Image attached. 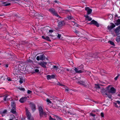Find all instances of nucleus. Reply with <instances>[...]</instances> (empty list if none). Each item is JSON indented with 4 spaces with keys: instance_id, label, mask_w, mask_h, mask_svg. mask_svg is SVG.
Segmentation results:
<instances>
[{
    "instance_id": "obj_47",
    "label": "nucleus",
    "mask_w": 120,
    "mask_h": 120,
    "mask_svg": "<svg viewBox=\"0 0 120 120\" xmlns=\"http://www.w3.org/2000/svg\"><path fill=\"white\" fill-rule=\"evenodd\" d=\"M93 57H94L95 59L97 58H98L97 56H96L95 55H93Z\"/></svg>"
},
{
    "instance_id": "obj_60",
    "label": "nucleus",
    "mask_w": 120,
    "mask_h": 120,
    "mask_svg": "<svg viewBox=\"0 0 120 120\" xmlns=\"http://www.w3.org/2000/svg\"><path fill=\"white\" fill-rule=\"evenodd\" d=\"M68 114L70 113V114H72L69 111H68Z\"/></svg>"
},
{
    "instance_id": "obj_45",
    "label": "nucleus",
    "mask_w": 120,
    "mask_h": 120,
    "mask_svg": "<svg viewBox=\"0 0 120 120\" xmlns=\"http://www.w3.org/2000/svg\"><path fill=\"white\" fill-rule=\"evenodd\" d=\"M54 2L57 3L58 4H59L60 3V2L56 0H55V1H54Z\"/></svg>"
},
{
    "instance_id": "obj_21",
    "label": "nucleus",
    "mask_w": 120,
    "mask_h": 120,
    "mask_svg": "<svg viewBox=\"0 0 120 120\" xmlns=\"http://www.w3.org/2000/svg\"><path fill=\"white\" fill-rule=\"evenodd\" d=\"M8 95H5L4 96V101H8L9 100H10V99L9 98H8Z\"/></svg>"
},
{
    "instance_id": "obj_63",
    "label": "nucleus",
    "mask_w": 120,
    "mask_h": 120,
    "mask_svg": "<svg viewBox=\"0 0 120 120\" xmlns=\"http://www.w3.org/2000/svg\"><path fill=\"white\" fill-rule=\"evenodd\" d=\"M49 36L51 37H53V35H49Z\"/></svg>"
},
{
    "instance_id": "obj_57",
    "label": "nucleus",
    "mask_w": 120,
    "mask_h": 120,
    "mask_svg": "<svg viewBox=\"0 0 120 120\" xmlns=\"http://www.w3.org/2000/svg\"><path fill=\"white\" fill-rule=\"evenodd\" d=\"M42 38L44 39H45V36H42Z\"/></svg>"
},
{
    "instance_id": "obj_61",
    "label": "nucleus",
    "mask_w": 120,
    "mask_h": 120,
    "mask_svg": "<svg viewBox=\"0 0 120 120\" xmlns=\"http://www.w3.org/2000/svg\"><path fill=\"white\" fill-rule=\"evenodd\" d=\"M65 90L66 91H68V89H65Z\"/></svg>"
},
{
    "instance_id": "obj_50",
    "label": "nucleus",
    "mask_w": 120,
    "mask_h": 120,
    "mask_svg": "<svg viewBox=\"0 0 120 120\" xmlns=\"http://www.w3.org/2000/svg\"><path fill=\"white\" fill-rule=\"evenodd\" d=\"M119 75H118L115 78V80H116L119 77Z\"/></svg>"
},
{
    "instance_id": "obj_3",
    "label": "nucleus",
    "mask_w": 120,
    "mask_h": 120,
    "mask_svg": "<svg viewBox=\"0 0 120 120\" xmlns=\"http://www.w3.org/2000/svg\"><path fill=\"white\" fill-rule=\"evenodd\" d=\"M78 83L82 85L84 87H88L89 83L87 81H79L78 82Z\"/></svg>"
},
{
    "instance_id": "obj_19",
    "label": "nucleus",
    "mask_w": 120,
    "mask_h": 120,
    "mask_svg": "<svg viewBox=\"0 0 120 120\" xmlns=\"http://www.w3.org/2000/svg\"><path fill=\"white\" fill-rule=\"evenodd\" d=\"M31 107L32 110L34 112L36 109V106L34 104H31Z\"/></svg>"
},
{
    "instance_id": "obj_8",
    "label": "nucleus",
    "mask_w": 120,
    "mask_h": 120,
    "mask_svg": "<svg viewBox=\"0 0 120 120\" xmlns=\"http://www.w3.org/2000/svg\"><path fill=\"white\" fill-rule=\"evenodd\" d=\"M65 23V22L64 21H60L58 22V27L60 28L63 25H64Z\"/></svg>"
},
{
    "instance_id": "obj_53",
    "label": "nucleus",
    "mask_w": 120,
    "mask_h": 120,
    "mask_svg": "<svg viewBox=\"0 0 120 120\" xmlns=\"http://www.w3.org/2000/svg\"><path fill=\"white\" fill-rule=\"evenodd\" d=\"M35 72H39V70L38 69H35Z\"/></svg>"
},
{
    "instance_id": "obj_41",
    "label": "nucleus",
    "mask_w": 120,
    "mask_h": 120,
    "mask_svg": "<svg viewBox=\"0 0 120 120\" xmlns=\"http://www.w3.org/2000/svg\"><path fill=\"white\" fill-rule=\"evenodd\" d=\"M116 102L117 103V104L119 106L120 105V101H116Z\"/></svg>"
},
{
    "instance_id": "obj_35",
    "label": "nucleus",
    "mask_w": 120,
    "mask_h": 120,
    "mask_svg": "<svg viewBox=\"0 0 120 120\" xmlns=\"http://www.w3.org/2000/svg\"><path fill=\"white\" fill-rule=\"evenodd\" d=\"M24 5L26 7H29L30 6V5L29 4H27L25 3Z\"/></svg>"
},
{
    "instance_id": "obj_24",
    "label": "nucleus",
    "mask_w": 120,
    "mask_h": 120,
    "mask_svg": "<svg viewBox=\"0 0 120 120\" xmlns=\"http://www.w3.org/2000/svg\"><path fill=\"white\" fill-rule=\"evenodd\" d=\"M7 3V2H2V4H4V6H6L10 5L11 4L10 3Z\"/></svg>"
},
{
    "instance_id": "obj_15",
    "label": "nucleus",
    "mask_w": 120,
    "mask_h": 120,
    "mask_svg": "<svg viewBox=\"0 0 120 120\" xmlns=\"http://www.w3.org/2000/svg\"><path fill=\"white\" fill-rule=\"evenodd\" d=\"M115 31L117 35H118L120 34V29L118 27L115 30Z\"/></svg>"
},
{
    "instance_id": "obj_38",
    "label": "nucleus",
    "mask_w": 120,
    "mask_h": 120,
    "mask_svg": "<svg viewBox=\"0 0 120 120\" xmlns=\"http://www.w3.org/2000/svg\"><path fill=\"white\" fill-rule=\"evenodd\" d=\"M68 19L69 20L71 19L72 20L73 19V20L74 19H73V18L71 16H68L67 17Z\"/></svg>"
},
{
    "instance_id": "obj_26",
    "label": "nucleus",
    "mask_w": 120,
    "mask_h": 120,
    "mask_svg": "<svg viewBox=\"0 0 120 120\" xmlns=\"http://www.w3.org/2000/svg\"><path fill=\"white\" fill-rule=\"evenodd\" d=\"M54 116L57 119V120H63L61 118L59 117L56 115H54Z\"/></svg>"
},
{
    "instance_id": "obj_14",
    "label": "nucleus",
    "mask_w": 120,
    "mask_h": 120,
    "mask_svg": "<svg viewBox=\"0 0 120 120\" xmlns=\"http://www.w3.org/2000/svg\"><path fill=\"white\" fill-rule=\"evenodd\" d=\"M101 91L102 95L104 96H105V95L107 94L106 90L104 88H102L101 90Z\"/></svg>"
},
{
    "instance_id": "obj_59",
    "label": "nucleus",
    "mask_w": 120,
    "mask_h": 120,
    "mask_svg": "<svg viewBox=\"0 0 120 120\" xmlns=\"http://www.w3.org/2000/svg\"><path fill=\"white\" fill-rule=\"evenodd\" d=\"M5 67H8V64H6L5 65Z\"/></svg>"
},
{
    "instance_id": "obj_51",
    "label": "nucleus",
    "mask_w": 120,
    "mask_h": 120,
    "mask_svg": "<svg viewBox=\"0 0 120 120\" xmlns=\"http://www.w3.org/2000/svg\"><path fill=\"white\" fill-rule=\"evenodd\" d=\"M61 37V35L59 34H58L57 36V38H60Z\"/></svg>"
},
{
    "instance_id": "obj_20",
    "label": "nucleus",
    "mask_w": 120,
    "mask_h": 120,
    "mask_svg": "<svg viewBox=\"0 0 120 120\" xmlns=\"http://www.w3.org/2000/svg\"><path fill=\"white\" fill-rule=\"evenodd\" d=\"M71 23L73 26H76V27H78V25L77 24V23L76 22H75V21H71Z\"/></svg>"
},
{
    "instance_id": "obj_37",
    "label": "nucleus",
    "mask_w": 120,
    "mask_h": 120,
    "mask_svg": "<svg viewBox=\"0 0 120 120\" xmlns=\"http://www.w3.org/2000/svg\"><path fill=\"white\" fill-rule=\"evenodd\" d=\"M53 69H55V70H57L58 69V67L56 66H53Z\"/></svg>"
},
{
    "instance_id": "obj_22",
    "label": "nucleus",
    "mask_w": 120,
    "mask_h": 120,
    "mask_svg": "<svg viewBox=\"0 0 120 120\" xmlns=\"http://www.w3.org/2000/svg\"><path fill=\"white\" fill-rule=\"evenodd\" d=\"M38 111L39 112V113H40L41 114V113L43 111V109L41 106H39L38 107Z\"/></svg>"
},
{
    "instance_id": "obj_40",
    "label": "nucleus",
    "mask_w": 120,
    "mask_h": 120,
    "mask_svg": "<svg viewBox=\"0 0 120 120\" xmlns=\"http://www.w3.org/2000/svg\"><path fill=\"white\" fill-rule=\"evenodd\" d=\"M18 89L19 90H22V91H24L25 90V89L24 88H22L21 87H19L18 88Z\"/></svg>"
},
{
    "instance_id": "obj_43",
    "label": "nucleus",
    "mask_w": 120,
    "mask_h": 120,
    "mask_svg": "<svg viewBox=\"0 0 120 120\" xmlns=\"http://www.w3.org/2000/svg\"><path fill=\"white\" fill-rule=\"evenodd\" d=\"M109 42L110 44L113 45H114V44L113 42L111 41H109Z\"/></svg>"
},
{
    "instance_id": "obj_7",
    "label": "nucleus",
    "mask_w": 120,
    "mask_h": 120,
    "mask_svg": "<svg viewBox=\"0 0 120 120\" xmlns=\"http://www.w3.org/2000/svg\"><path fill=\"white\" fill-rule=\"evenodd\" d=\"M110 24L111 25L108 26L107 27L108 29L109 30H112L115 26V25L112 23H111Z\"/></svg>"
},
{
    "instance_id": "obj_58",
    "label": "nucleus",
    "mask_w": 120,
    "mask_h": 120,
    "mask_svg": "<svg viewBox=\"0 0 120 120\" xmlns=\"http://www.w3.org/2000/svg\"><path fill=\"white\" fill-rule=\"evenodd\" d=\"M10 0L11 1H13L14 3H16V2H15V1H16L15 0Z\"/></svg>"
},
{
    "instance_id": "obj_27",
    "label": "nucleus",
    "mask_w": 120,
    "mask_h": 120,
    "mask_svg": "<svg viewBox=\"0 0 120 120\" xmlns=\"http://www.w3.org/2000/svg\"><path fill=\"white\" fill-rule=\"evenodd\" d=\"M116 40L118 42H119L120 41V36H118L116 38Z\"/></svg>"
},
{
    "instance_id": "obj_44",
    "label": "nucleus",
    "mask_w": 120,
    "mask_h": 120,
    "mask_svg": "<svg viewBox=\"0 0 120 120\" xmlns=\"http://www.w3.org/2000/svg\"><path fill=\"white\" fill-rule=\"evenodd\" d=\"M49 119L50 120H56L55 119L53 118L51 116H49Z\"/></svg>"
},
{
    "instance_id": "obj_31",
    "label": "nucleus",
    "mask_w": 120,
    "mask_h": 120,
    "mask_svg": "<svg viewBox=\"0 0 120 120\" xmlns=\"http://www.w3.org/2000/svg\"><path fill=\"white\" fill-rule=\"evenodd\" d=\"M73 31L77 35H79V31H77V30H73Z\"/></svg>"
},
{
    "instance_id": "obj_33",
    "label": "nucleus",
    "mask_w": 120,
    "mask_h": 120,
    "mask_svg": "<svg viewBox=\"0 0 120 120\" xmlns=\"http://www.w3.org/2000/svg\"><path fill=\"white\" fill-rule=\"evenodd\" d=\"M15 103L14 102H12L11 103V105L12 107H15Z\"/></svg>"
},
{
    "instance_id": "obj_54",
    "label": "nucleus",
    "mask_w": 120,
    "mask_h": 120,
    "mask_svg": "<svg viewBox=\"0 0 120 120\" xmlns=\"http://www.w3.org/2000/svg\"><path fill=\"white\" fill-rule=\"evenodd\" d=\"M53 30H49V32L50 33H52L53 32Z\"/></svg>"
},
{
    "instance_id": "obj_4",
    "label": "nucleus",
    "mask_w": 120,
    "mask_h": 120,
    "mask_svg": "<svg viewBox=\"0 0 120 120\" xmlns=\"http://www.w3.org/2000/svg\"><path fill=\"white\" fill-rule=\"evenodd\" d=\"M45 59V56L43 55H40V56H38L36 57V59L39 61V60H43Z\"/></svg>"
},
{
    "instance_id": "obj_11",
    "label": "nucleus",
    "mask_w": 120,
    "mask_h": 120,
    "mask_svg": "<svg viewBox=\"0 0 120 120\" xmlns=\"http://www.w3.org/2000/svg\"><path fill=\"white\" fill-rule=\"evenodd\" d=\"M8 77L6 75H4L0 77V80L1 82H3V81L4 80L6 79H7Z\"/></svg>"
},
{
    "instance_id": "obj_64",
    "label": "nucleus",
    "mask_w": 120,
    "mask_h": 120,
    "mask_svg": "<svg viewBox=\"0 0 120 120\" xmlns=\"http://www.w3.org/2000/svg\"><path fill=\"white\" fill-rule=\"evenodd\" d=\"M101 83H105L104 82H101Z\"/></svg>"
},
{
    "instance_id": "obj_56",
    "label": "nucleus",
    "mask_w": 120,
    "mask_h": 120,
    "mask_svg": "<svg viewBox=\"0 0 120 120\" xmlns=\"http://www.w3.org/2000/svg\"><path fill=\"white\" fill-rule=\"evenodd\" d=\"M57 84L60 86H61L62 85L59 82H58L57 83Z\"/></svg>"
},
{
    "instance_id": "obj_16",
    "label": "nucleus",
    "mask_w": 120,
    "mask_h": 120,
    "mask_svg": "<svg viewBox=\"0 0 120 120\" xmlns=\"http://www.w3.org/2000/svg\"><path fill=\"white\" fill-rule=\"evenodd\" d=\"M27 97H25L21 98L19 100V101L22 103H23L25 101Z\"/></svg>"
},
{
    "instance_id": "obj_29",
    "label": "nucleus",
    "mask_w": 120,
    "mask_h": 120,
    "mask_svg": "<svg viewBox=\"0 0 120 120\" xmlns=\"http://www.w3.org/2000/svg\"><path fill=\"white\" fill-rule=\"evenodd\" d=\"M115 24L116 25H118L120 24V19H118L117 20V22L115 23Z\"/></svg>"
},
{
    "instance_id": "obj_55",
    "label": "nucleus",
    "mask_w": 120,
    "mask_h": 120,
    "mask_svg": "<svg viewBox=\"0 0 120 120\" xmlns=\"http://www.w3.org/2000/svg\"><path fill=\"white\" fill-rule=\"evenodd\" d=\"M64 70L63 71L62 70L60 72L62 73H64Z\"/></svg>"
},
{
    "instance_id": "obj_12",
    "label": "nucleus",
    "mask_w": 120,
    "mask_h": 120,
    "mask_svg": "<svg viewBox=\"0 0 120 120\" xmlns=\"http://www.w3.org/2000/svg\"><path fill=\"white\" fill-rule=\"evenodd\" d=\"M116 92V90L113 87H111L109 91L108 92L109 93H111L112 94Z\"/></svg>"
},
{
    "instance_id": "obj_5",
    "label": "nucleus",
    "mask_w": 120,
    "mask_h": 120,
    "mask_svg": "<svg viewBox=\"0 0 120 120\" xmlns=\"http://www.w3.org/2000/svg\"><path fill=\"white\" fill-rule=\"evenodd\" d=\"M89 24H94L98 27H99V25L98 22L94 20H92Z\"/></svg>"
},
{
    "instance_id": "obj_2",
    "label": "nucleus",
    "mask_w": 120,
    "mask_h": 120,
    "mask_svg": "<svg viewBox=\"0 0 120 120\" xmlns=\"http://www.w3.org/2000/svg\"><path fill=\"white\" fill-rule=\"evenodd\" d=\"M49 11L51 13L56 16L58 18V19L61 18V17L59 16L57 13L55 11L54 9L53 8H52L49 9Z\"/></svg>"
},
{
    "instance_id": "obj_30",
    "label": "nucleus",
    "mask_w": 120,
    "mask_h": 120,
    "mask_svg": "<svg viewBox=\"0 0 120 120\" xmlns=\"http://www.w3.org/2000/svg\"><path fill=\"white\" fill-rule=\"evenodd\" d=\"M24 81V80L22 78H20L19 82L21 84Z\"/></svg>"
},
{
    "instance_id": "obj_52",
    "label": "nucleus",
    "mask_w": 120,
    "mask_h": 120,
    "mask_svg": "<svg viewBox=\"0 0 120 120\" xmlns=\"http://www.w3.org/2000/svg\"><path fill=\"white\" fill-rule=\"evenodd\" d=\"M32 92L31 91L29 90H28V91H27V93H28V94H30Z\"/></svg>"
},
{
    "instance_id": "obj_1",
    "label": "nucleus",
    "mask_w": 120,
    "mask_h": 120,
    "mask_svg": "<svg viewBox=\"0 0 120 120\" xmlns=\"http://www.w3.org/2000/svg\"><path fill=\"white\" fill-rule=\"evenodd\" d=\"M76 73H80L83 72V67L82 65H80L77 68H75L74 69Z\"/></svg>"
},
{
    "instance_id": "obj_17",
    "label": "nucleus",
    "mask_w": 120,
    "mask_h": 120,
    "mask_svg": "<svg viewBox=\"0 0 120 120\" xmlns=\"http://www.w3.org/2000/svg\"><path fill=\"white\" fill-rule=\"evenodd\" d=\"M39 115L41 118L43 117V116L44 115L45 117L47 115L46 113L44 111H43L42 112L41 114L40 113H39Z\"/></svg>"
},
{
    "instance_id": "obj_62",
    "label": "nucleus",
    "mask_w": 120,
    "mask_h": 120,
    "mask_svg": "<svg viewBox=\"0 0 120 120\" xmlns=\"http://www.w3.org/2000/svg\"><path fill=\"white\" fill-rule=\"evenodd\" d=\"M66 70L67 71H69V69H66Z\"/></svg>"
},
{
    "instance_id": "obj_36",
    "label": "nucleus",
    "mask_w": 120,
    "mask_h": 120,
    "mask_svg": "<svg viewBox=\"0 0 120 120\" xmlns=\"http://www.w3.org/2000/svg\"><path fill=\"white\" fill-rule=\"evenodd\" d=\"M70 11L67 10H64L63 11L64 12L67 13L69 12Z\"/></svg>"
},
{
    "instance_id": "obj_10",
    "label": "nucleus",
    "mask_w": 120,
    "mask_h": 120,
    "mask_svg": "<svg viewBox=\"0 0 120 120\" xmlns=\"http://www.w3.org/2000/svg\"><path fill=\"white\" fill-rule=\"evenodd\" d=\"M26 114L27 117V119L31 117H32L31 114L28 110L27 109H26Z\"/></svg>"
},
{
    "instance_id": "obj_9",
    "label": "nucleus",
    "mask_w": 120,
    "mask_h": 120,
    "mask_svg": "<svg viewBox=\"0 0 120 120\" xmlns=\"http://www.w3.org/2000/svg\"><path fill=\"white\" fill-rule=\"evenodd\" d=\"M38 64L43 67L45 68L46 67L45 65L47 64V63L46 62H43L39 63Z\"/></svg>"
},
{
    "instance_id": "obj_23",
    "label": "nucleus",
    "mask_w": 120,
    "mask_h": 120,
    "mask_svg": "<svg viewBox=\"0 0 120 120\" xmlns=\"http://www.w3.org/2000/svg\"><path fill=\"white\" fill-rule=\"evenodd\" d=\"M86 17V20L89 21H90L92 20V19L91 17H90L88 16L87 15L85 16Z\"/></svg>"
},
{
    "instance_id": "obj_34",
    "label": "nucleus",
    "mask_w": 120,
    "mask_h": 120,
    "mask_svg": "<svg viewBox=\"0 0 120 120\" xmlns=\"http://www.w3.org/2000/svg\"><path fill=\"white\" fill-rule=\"evenodd\" d=\"M45 39L50 41H51V40L49 38L48 36H46L45 37Z\"/></svg>"
},
{
    "instance_id": "obj_46",
    "label": "nucleus",
    "mask_w": 120,
    "mask_h": 120,
    "mask_svg": "<svg viewBox=\"0 0 120 120\" xmlns=\"http://www.w3.org/2000/svg\"><path fill=\"white\" fill-rule=\"evenodd\" d=\"M28 120H34L32 117H31L29 118L28 119Z\"/></svg>"
},
{
    "instance_id": "obj_39",
    "label": "nucleus",
    "mask_w": 120,
    "mask_h": 120,
    "mask_svg": "<svg viewBox=\"0 0 120 120\" xmlns=\"http://www.w3.org/2000/svg\"><path fill=\"white\" fill-rule=\"evenodd\" d=\"M106 96H105V97H108L109 98H112V96L111 95H109V94H107V95H106Z\"/></svg>"
},
{
    "instance_id": "obj_42",
    "label": "nucleus",
    "mask_w": 120,
    "mask_h": 120,
    "mask_svg": "<svg viewBox=\"0 0 120 120\" xmlns=\"http://www.w3.org/2000/svg\"><path fill=\"white\" fill-rule=\"evenodd\" d=\"M46 101L49 103H51V101H50L49 99H46Z\"/></svg>"
},
{
    "instance_id": "obj_28",
    "label": "nucleus",
    "mask_w": 120,
    "mask_h": 120,
    "mask_svg": "<svg viewBox=\"0 0 120 120\" xmlns=\"http://www.w3.org/2000/svg\"><path fill=\"white\" fill-rule=\"evenodd\" d=\"M114 105L116 107L118 108L119 106L118 105L117 103L115 101V102H113Z\"/></svg>"
},
{
    "instance_id": "obj_32",
    "label": "nucleus",
    "mask_w": 120,
    "mask_h": 120,
    "mask_svg": "<svg viewBox=\"0 0 120 120\" xmlns=\"http://www.w3.org/2000/svg\"><path fill=\"white\" fill-rule=\"evenodd\" d=\"M95 87L96 88H98V89H100V87L99 86V85L98 84H95Z\"/></svg>"
},
{
    "instance_id": "obj_6",
    "label": "nucleus",
    "mask_w": 120,
    "mask_h": 120,
    "mask_svg": "<svg viewBox=\"0 0 120 120\" xmlns=\"http://www.w3.org/2000/svg\"><path fill=\"white\" fill-rule=\"evenodd\" d=\"M85 10L86 11L87 15L90 14L92 11V9L90 8L89 7H87L85 8Z\"/></svg>"
},
{
    "instance_id": "obj_49",
    "label": "nucleus",
    "mask_w": 120,
    "mask_h": 120,
    "mask_svg": "<svg viewBox=\"0 0 120 120\" xmlns=\"http://www.w3.org/2000/svg\"><path fill=\"white\" fill-rule=\"evenodd\" d=\"M90 115L91 116H92L93 117L95 115V114H93L92 113H90Z\"/></svg>"
},
{
    "instance_id": "obj_18",
    "label": "nucleus",
    "mask_w": 120,
    "mask_h": 120,
    "mask_svg": "<svg viewBox=\"0 0 120 120\" xmlns=\"http://www.w3.org/2000/svg\"><path fill=\"white\" fill-rule=\"evenodd\" d=\"M11 112L14 114L16 113V109L15 107H13L11 111Z\"/></svg>"
},
{
    "instance_id": "obj_48",
    "label": "nucleus",
    "mask_w": 120,
    "mask_h": 120,
    "mask_svg": "<svg viewBox=\"0 0 120 120\" xmlns=\"http://www.w3.org/2000/svg\"><path fill=\"white\" fill-rule=\"evenodd\" d=\"M101 116L103 117H104V114L103 112H101Z\"/></svg>"
},
{
    "instance_id": "obj_25",
    "label": "nucleus",
    "mask_w": 120,
    "mask_h": 120,
    "mask_svg": "<svg viewBox=\"0 0 120 120\" xmlns=\"http://www.w3.org/2000/svg\"><path fill=\"white\" fill-rule=\"evenodd\" d=\"M7 112V110H6L5 109L4 110L3 112H1V114L3 116V114H5Z\"/></svg>"
},
{
    "instance_id": "obj_13",
    "label": "nucleus",
    "mask_w": 120,
    "mask_h": 120,
    "mask_svg": "<svg viewBox=\"0 0 120 120\" xmlns=\"http://www.w3.org/2000/svg\"><path fill=\"white\" fill-rule=\"evenodd\" d=\"M55 75H48L47 76V78L48 80L53 79L55 78Z\"/></svg>"
}]
</instances>
